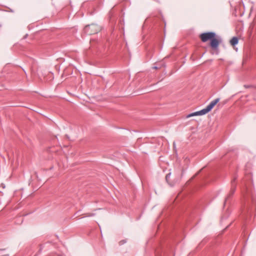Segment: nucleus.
I'll list each match as a JSON object with an SVG mask.
<instances>
[{
	"mask_svg": "<svg viewBox=\"0 0 256 256\" xmlns=\"http://www.w3.org/2000/svg\"><path fill=\"white\" fill-rule=\"evenodd\" d=\"M220 101V98H217L214 100L212 101L210 104L201 110L196 112H194L191 113L186 116V118H189L192 116H202L206 114L209 112H210L212 109L216 104Z\"/></svg>",
	"mask_w": 256,
	"mask_h": 256,
	"instance_id": "f257e3e1",
	"label": "nucleus"
},
{
	"mask_svg": "<svg viewBox=\"0 0 256 256\" xmlns=\"http://www.w3.org/2000/svg\"><path fill=\"white\" fill-rule=\"evenodd\" d=\"M84 30L88 34H93L98 33L100 30V28L97 24H91L86 26Z\"/></svg>",
	"mask_w": 256,
	"mask_h": 256,
	"instance_id": "f03ea898",
	"label": "nucleus"
},
{
	"mask_svg": "<svg viewBox=\"0 0 256 256\" xmlns=\"http://www.w3.org/2000/svg\"><path fill=\"white\" fill-rule=\"evenodd\" d=\"M216 36V34L214 32L202 33L200 35V38L202 42H206Z\"/></svg>",
	"mask_w": 256,
	"mask_h": 256,
	"instance_id": "7ed1b4c3",
	"label": "nucleus"
},
{
	"mask_svg": "<svg viewBox=\"0 0 256 256\" xmlns=\"http://www.w3.org/2000/svg\"><path fill=\"white\" fill-rule=\"evenodd\" d=\"M220 42L219 40L216 38L215 36L214 37V38H212V40H210V46L212 48L216 50L218 48Z\"/></svg>",
	"mask_w": 256,
	"mask_h": 256,
	"instance_id": "20e7f679",
	"label": "nucleus"
},
{
	"mask_svg": "<svg viewBox=\"0 0 256 256\" xmlns=\"http://www.w3.org/2000/svg\"><path fill=\"white\" fill-rule=\"evenodd\" d=\"M236 178H234L231 182V185H232L231 190H230V194H228V195L226 198V201L228 198L230 196L232 195L235 192L236 188Z\"/></svg>",
	"mask_w": 256,
	"mask_h": 256,
	"instance_id": "39448f33",
	"label": "nucleus"
},
{
	"mask_svg": "<svg viewBox=\"0 0 256 256\" xmlns=\"http://www.w3.org/2000/svg\"><path fill=\"white\" fill-rule=\"evenodd\" d=\"M230 43L232 46H234L238 43V38L236 37H233L230 40Z\"/></svg>",
	"mask_w": 256,
	"mask_h": 256,
	"instance_id": "423d86ee",
	"label": "nucleus"
},
{
	"mask_svg": "<svg viewBox=\"0 0 256 256\" xmlns=\"http://www.w3.org/2000/svg\"><path fill=\"white\" fill-rule=\"evenodd\" d=\"M170 173L168 174L166 176V180L167 181H168V179L169 178L170 176Z\"/></svg>",
	"mask_w": 256,
	"mask_h": 256,
	"instance_id": "0eeeda50",
	"label": "nucleus"
},
{
	"mask_svg": "<svg viewBox=\"0 0 256 256\" xmlns=\"http://www.w3.org/2000/svg\"><path fill=\"white\" fill-rule=\"evenodd\" d=\"M153 68H154V69H157L158 68L156 66H154Z\"/></svg>",
	"mask_w": 256,
	"mask_h": 256,
	"instance_id": "6e6552de",
	"label": "nucleus"
}]
</instances>
